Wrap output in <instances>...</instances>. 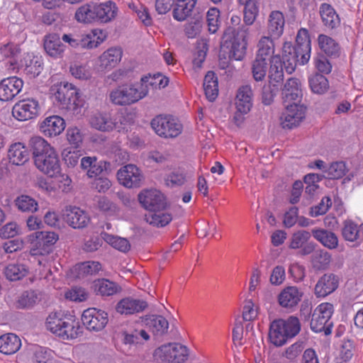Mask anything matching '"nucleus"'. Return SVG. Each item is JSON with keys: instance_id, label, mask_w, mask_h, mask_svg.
I'll return each mask as SVG.
<instances>
[{"instance_id": "f257e3e1", "label": "nucleus", "mask_w": 363, "mask_h": 363, "mask_svg": "<svg viewBox=\"0 0 363 363\" xmlns=\"http://www.w3.org/2000/svg\"><path fill=\"white\" fill-rule=\"evenodd\" d=\"M30 145L36 168L50 177H57L61 166L56 150L40 136L33 137Z\"/></svg>"}, {"instance_id": "f03ea898", "label": "nucleus", "mask_w": 363, "mask_h": 363, "mask_svg": "<svg viewBox=\"0 0 363 363\" xmlns=\"http://www.w3.org/2000/svg\"><path fill=\"white\" fill-rule=\"evenodd\" d=\"M45 326L48 330L64 340H74L82 335L83 328L73 315L54 312L49 314Z\"/></svg>"}, {"instance_id": "7ed1b4c3", "label": "nucleus", "mask_w": 363, "mask_h": 363, "mask_svg": "<svg viewBox=\"0 0 363 363\" xmlns=\"http://www.w3.org/2000/svg\"><path fill=\"white\" fill-rule=\"evenodd\" d=\"M50 91L54 104L62 111L71 115L80 113L82 103L79 99L78 90L72 84H55Z\"/></svg>"}, {"instance_id": "20e7f679", "label": "nucleus", "mask_w": 363, "mask_h": 363, "mask_svg": "<svg viewBox=\"0 0 363 363\" xmlns=\"http://www.w3.org/2000/svg\"><path fill=\"white\" fill-rule=\"evenodd\" d=\"M140 82L125 84L111 91L109 99L117 106H130L147 96V91Z\"/></svg>"}, {"instance_id": "39448f33", "label": "nucleus", "mask_w": 363, "mask_h": 363, "mask_svg": "<svg viewBox=\"0 0 363 363\" xmlns=\"http://www.w3.org/2000/svg\"><path fill=\"white\" fill-rule=\"evenodd\" d=\"M333 312V306L330 303H322L318 305L312 315L311 330L315 333L324 331L325 335L330 334L333 327L330 318Z\"/></svg>"}, {"instance_id": "423d86ee", "label": "nucleus", "mask_w": 363, "mask_h": 363, "mask_svg": "<svg viewBox=\"0 0 363 363\" xmlns=\"http://www.w3.org/2000/svg\"><path fill=\"white\" fill-rule=\"evenodd\" d=\"M151 126L155 132L164 138H174L179 135L183 129L181 123L171 116H157L152 119Z\"/></svg>"}, {"instance_id": "0eeeda50", "label": "nucleus", "mask_w": 363, "mask_h": 363, "mask_svg": "<svg viewBox=\"0 0 363 363\" xmlns=\"http://www.w3.org/2000/svg\"><path fill=\"white\" fill-rule=\"evenodd\" d=\"M156 357L167 363H182L188 356L186 347L178 343H169L157 348L155 352Z\"/></svg>"}, {"instance_id": "6e6552de", "label": "nucleus", "mask_w": 363, "mask_h": 363, "mask_svg": "<svg viewBox=\"0 0 363 363\" xmlns=\"http://www.w3.org/2000/svg\"><path fill=\"white\" fill-rule=\"evenodd\" d=\"M230 33L233 35L231 40L230 55L235 60H242L246 55L250 28L246 26H240L235 32L231 28H229L225 35L227 36Z\"/></svg>"}, {"instance_id": "1a4fd4ad", "label": "nucleus", "mask_w": 363, "mask_h": 363, "mask_svg": "<svg viewBox=\"0 0 363 363\" xmlns=\"http://www.w3.org/2000/svg\"><path fill=\"white\" fill-rule=\"evenodd\" d=\"M116 177L118 183L128 189L140 187L144 180L142 170L133 164L121 167L117 171Z\"/></svg>"}, {"instance_id": "9d476101", "label": "nucleus", "mask_w": 363, "mask_h": 363, "mask_svg": "<svg viewBox=\"0 0 363 363\" xmlns=\"http://www.w3.org/2000/svg\"><path fill=\"white\" fill-rule=\"evenodd\" d=\"M40 113L39 101L33 98H26L15 104L12 108L13 116L19 121L37 118Z\"/></svg>"}, {"instance_id": "9b49d317", "label": "nucleus", "mask_w": 363, "mask_h": 363, "mask_svg": "<svg viewBox=\"0 0 363 363\" xmlns=\"http://www.w3.org/2000/svg\"><path fill=\"white\" fill-rule=\"evenodd\" d=\"M89 123L94 128L101 131L121 130L124 128L121 119L113 117L109 112L96 111L92 113Z\"/></svg>"}, {"instance_id": "f8f14e48", "label": "nucleus", "mask_w": 363, "mask_h": 363, "mask_svg": "<svg viewBox=\"0 0 363 363\" xmlns=\"http://www.w3.org/2000/svg\"><path fill=\"white\" fill-rule=\"evenodd\" d=\"M284 106L285 110L280 118L281 126L289 129L298 126L305 118L306 107L296 102Z\"/></svg>"}, {"instance_id": "ddd939ff", "label": "nucleus", "mask_w": 363, "mask_h": 363, "mask_svg": "<svg viewBox=\"0 0 363 363\" xmlns=\"http://www.w3.org/2000/svg\"><path fill=\"white\" fill-rule=\"evenodd\" d=\"M82 321L89 330L100 331L108 323V313L96 308H89L84 311Z\"/></svg>"}, {"instance_id": "4468645a", "label": "nucleus", "mask_w": 363, "mask_h": 363, "mask_svg": "<svg viewBox=\"0 0 363 363\" xmlns=\"http://www.w3.org/2000/svg\"><path fill=\"white\" fill-rule=\"evenodd\" d=\"M63 220L69 226L74 229H81L86 227L90 222L88 213L77 206H67L62 213Z\"/></svg>"}, {"instance_id": "2eb2a0df", "label": "nucleus", "mask_w": 363, "mask_h": 363, "mask_svg": "<svg viewBox=\"0 0 363 363\" xmlns=\"http://www.w3.org/2000/svg\"><path fill=\"white\" fill-rule=\"evenodd\" d=\"M58 235L54 232L50 231H38L30 235V240L36 247L33 249V254L43 255L48 253L50 250V247L54 245L58 240Z\"/></svg>"}, {"instance_id": "dca6fc26", "label": "nucleus", "mask_w": 363, "mask_h": 363, "mask_svg": "<svg viewBox=\"0 0 363 363\" xmlns=\"http://www.w3.org/2000/svg\"><path fill=\"white\" fill-rule=\"evenodd\" d=\"M303 296V292L297 286H286L278 296V303L282 308L294 310L301 302Z\"/></svg>"}, {"instance_id": "f3484780", "label": "nucleus", "mask_w": 363, "mask_h": 363, "mask_svg": "<svg viewBox=\"0 0 363 363\" xmlns=\"http://www.w3.org/2000/svg\"><path fill=\"white\" fill-rule=\"evenodd\" d=\"M66 126L65 120L59 116H50L39 123V130L45 137L52 138L60 135Z\"/></svg>"}, {"instance_id": "a211bd4d", "label": "nucleus", "mask_w": 363, "mask_h": 363, "mask_svg": "<svg viewBox=\"0 0 363 363\" xmlns=\"http://www.w3.org/2000/svg\"><path fill=\"white\" fill-rule=\"evenodd\" d=\"M147 307L145 301L131 296L121 299L116 305V311L123 315H130L143 312Z\"/></svg>"}, {"instance_id": "6ab92c4d", "label": "nucleus", "mask_w": 363, "mask_h": 363, "mask_svg": "<svg viewBox=\"0 0 363 363\" xmlns=\"http://www.w3.org/2000/svg\"><path fill=\"white\" fill-rule=\"evenodd\" d=\"M138 200L142 206L150 212L157 208H165L164 195L155 189L144 190L138 194Z\"/></svg>"}, {"instance_id": "aec40b11", "label": "nucleus", "mask_w": 363, "mask_h": 363, "mask_svg": "<svg viewBox=\"0 0 363 363\" xmlns=\"http://www.w3.org/2000/svg\"><path fill=\"white\" fill-rule=\"evenodd\" d=\"M23 82L17 77L4 79L0 82V100H12L22 90Z\"/></svg>"}, {"instance_id": "412c9836", "label": "nucleus", "mask_w": 363, "mask_h": 363, "mask_svg": "<svg viewBox=\"0 0 363 363\" xmlns=\"http://www.w3.org/2000/svg\"><path fill=\"white\" fill-rule=\"evenodd\" d=\"M43 47L47 55L54 59L63 57L66 50V45L56 33H49L44 36Z\"/></svg>"}, {"instance_id": "4be33fe9", "label": "nucleus", "mask_w": 363, "mask_h": 363, "mask_svg": "<svg viewBox=\"0 0 363 363\" xmlns=\"http://www.w3.org/2000/svg\"><path fill=\"white\" fill-rule=\"evenodd\" d=\"M253 106V94L251 86L244 85L240 86L235 98V106L237 111L242 113H248Z\"/></svg>"}, {"instance_id": "5701e85b", "label": "nucleus", "mask_w": 363, "mask_h": 363, "mask_svg": "<svg viewBox=\"0 0 363 363\" xmlns=\"http://www.w3.org/2000/svg\"><path fill=\"white\" fill-rule=\"evenodd\" d=\"M284 104L298 103L302 97L301 82L296 78H290L284 84L281 90Z\"/></svg>"}, {"instance_id": "b1692460", "label": "nucleus", "mask_w": 363, "mask_h": 363, "mask_svg": "<svg viewBox=\"0 0 363 363\" xmlns=\"http://www.w3.org/2000/svg\"><path fill=\"white\" fill-rule=\"evenodd\" d=\"M110 163L104 160H98L96 157H84L81 159L80 167L86 172V175L95 177L107 170Z\"/></svg>"}, {"instance_id": "393cba45", "label": "nucleus", "mask_w": 363, "mask_h": 363, "mask_svg": "<svg viewBox=\"0 0 363 363\" xmlns=\"http://www.w3.org/2000/svg\"><path fill=\"white\" fill-rule=\"evenodd\" d=\"M296 48L298 53H301L300 65H304L308 62L311 57V40L308 35V31L305 28H301L298 30L296 40Z\"/></svg>"}, {"instance_id": "a878e982", "label": "nucleus", "mask_w": 363, "mask_h": 363, "mask_svg": "<svg viewBox=\"0 0 363 363\" xmlns=\"http://www.w3.org/2000/svg\"><path fill=\"white\" fill-rule=\"evenodd\" d=\"M30 153L26 146L20 142L11 144L8 150V159L14 165H23L29 160Z\"/></svg>"}, {"instance_id": "bb28decb", "label": "nucleus", "mask_w": 363, "mask_h": 363, "mask_svg": "<svg viewBox=\"0 0 363 363\" xmlns=\"http://www.w3.org/2000/svg\"><path fill=\"white\" fill-rule=\"evenodd\" d=\"M338 283V279L334 274H324L315 286V294L318 297H325L335 291Z\"/></svg>"}, {"instance_id": "cd10ccee", "label": "nucleus", "mask_w": 363, "mask_h": 363, "mask_svg": "<svg viewBox=\"0 0 363 363\" xmlns=\"http://www.w3.org/2000/svg\"><path fill=\"white\" fill-rule=\"evenodd\" d=\"M285 18L284 14L279 11H272L267 21V33L274 39L279 38L284 33Z\"/></svg>"}, {"instance_id": "c85d7f7f", "label": "nucleus", "mask_w": 363, "mask_h": 363, "mask_svg": "<svg viewBox=\"0 0 363 363\" xmlns=\"http://www.w3.org/2000/svg\"><path fill=\"white\" fill-rule=\"evenodd\" d=\"M283 61L287 72L291 73L295 70L297 63L300 65L301 53H298L296 46L291 43L285 42L282 48Z\"/></svg>"}, {"instance_id": "c756f323", "label": "nucleus", "mask_w": 363, "mask_h": 363, "mask_svg": "<svg viewBox=\"0 0 363 363\" xmlns=\"http://www.w3.org/2000/svg\"><path fill=\"white\" fill-rule=\"evenodd\" d=\"M123 51L120 48H111L104 51L99 57V65L103 69H111L121 60Z\"/></svg>"}, {"instance_id": "7c9ffc66", "label": "nucleus", "mask_w": 363, "mask_h": 363, "mask_svg": "<svg viewBox=\"0 0 363 363\" xmlns=\"http://www.w3.org/2000/svg\"><path fill=\"white\" fill-rule=\"evenodd\" d=\"M319 13L325 27L334 29L340 25V18L331 5L322 4L320 6Z\"/></svg>"}, {"instance_id": "2f4dec72", "label": "nucleus", "mask_w": 363, "mask_h": 363, "mask_svg": "<svg viewBox=\"0 0 363 363\" xmlns=\"http://www.w3.org/2000/svg\"><path fill=\"white\" fill-rule=\"evenodd\" d=\"M117 11L116 4L111 1L95 4L96 21L108 23L116 18Z\"/></svg>"}, {"instance_id": "473e14b6", "label": "nucleus", "mask_w": 363, "mask_h": 363, "mask_svg": "<svg viewBox=\"0 0 363 363\" xmlns=\"http://www.w3.org/2000/svg\"><path fill=\"white\" fill-rule=\"evenodd\" d=\"M313 238L324 247L334 250L338 246V238L333 232L323 228H314L311 231Z\"/></svg>"}, {"instance_id": "72a5a7b5", "label": "nucleus", "mask_w": 363, "mask_h": 363, "mask_svg": "<svg viewBox=\"0 0 363 363\" xmlns=\"http://www.w3.org/2000/svg\"><path fill=\"white\" fill-rule=\"evenodd\" d=\"M21 66L24 67V71L31 77L38 76L43 70V60L38 56L27 53L21 60Z\"/></svg>"}, {"instance_id": "f704fd0d", "label": "nucleus", "mask_w": 363, "mask_h": 363, "mask_svg": "<svg viewBox=\"0 0 363 363\" xmlns=\"http://www.w3.org/2000/svg\"><path fill=\"white\" fill-rule=\"evenodd\" d=\"M20 338L13 333H8L0 337V352L4 354H13L21 347Z\"/></svg>"}, {"instance_id": "c9c22d12", "label": "nucleus", "mask_w": 363, "mask_h": 363, "mask_svg": "<svg viewBox=\"0 0 363 363\" xmlns=\"http://www.w3.org/2000/svg\"><path fill=\"white\" fill-rule=\"evenodd\" d=\"M55 352L48 347L35 345L32 349L31 363H54Z\"/></svg>"}, {"instance_id": "e433bc0d", "label": "nucleus", "mask_w": 363, "mask_h": 363, "mask_svg": "<svg viewBox=\"0 0 363 363\" xmlns=\"http://www.w3.org/2000/svg\"><path fill=\"white\" fill-rule=\"evenodd\" d=\"M145 219L150 225L163 227L172 219V215L164 210V208H157L145 215Z\"/></svg>"}, {"instance_id": "4c0bfd02", "label": "nucleus", "mask_w": 363, "mask_h": 363, "mask_svg": "<svg viewBox=\"0 0 363 363\" xmlns=\"http://www.w3.org/2000/svg\"><path fill=\"white\" fill-rule=\"evenodd\" d=\"M283 327V325H280L277 320L270 324L269 338L271 343L277 347L284 345L290 338L284 332Z\"/></svg>"}, {"instance_id": "58836bf2", "label": "nucleus", "mask_w": 363, "mask_h": 363, "mask_svg": "<svg viewBox=\"0 0 363 363\" xmlns=\"http://www.w3.org/2000/svg\"><path fill=\"white\" fill-rule=\"evenodd\" d=\"M141 86H145L148 95L150 88L162 89L166 87L169 84V79L161 74L145 75L140 80Z\"/></svg>"}, {"instance_id": "ea45409f", "label": "nucleus", "mask_w": 363, "mask_h": 363, "mask_svg": "<svg viewBox=\"0 0 363 363\" xmlns=\"http://www.w3.org/2000/svg\"><path fill=\"white\" fill-rule=\"evenodd\" d=\"M93 288L96 294L102 296H113L121 291V287L117 284L106 279L95 281Z\"/></svg>"}, {"instance_id": "a19ab883", "label": "nucleus", "mask_w": 363, "mask_h": 363, "mask_svg": "<svg viewBox=\"0 0 363 363\" xmlns=\"http://www.w3.org/2000/svg\"><path fill=\"white\" fill-rule=\"evenodd\" d=\"M203 90L206 98L213 101L218 95V78L213 72H208L203 80Z\"/></svg>"}, {"instance_id": "79ce46f5", "label": "nucleus", "mask_w": 363, "mask_h": 363, "mask_svg": "<svg viewBox=\"0 0 363 363\" xmlns=\"http://www.w3.org/2000/svg\"><path fill=\"white\" fill-rule=\"evenodd\" d=\"M361 225L352 220H345L342 223L341 234L345 240L354 242L359 239Z\"/></svg>"}, {"instance_id": "37998d69", "label": "nucleus", "mask_w": 363, "mask_h": 363, "mask_svg": "<svg viewBox=\"0 0 363 363\" xmlns=\"http://www.w3.org/2000/svg\"><path fill=\"white\" fill-rule=\"evenodd\" d=\"M269 78L270 83H279L283 80V64L279 55H274L271 58Z\"/></svg>"}, {"instance_id": "c03bdc74", "label": "nucleus", "mask_w": 363, "mask_h": 363, "mask_svg": "<svg viewBox=\"0 0 363 363\" xmlns=\"http://www.w3.org/2000/svg\"><path fill=\"white\" fill-rule=\"evenodd\" d=\"M28 273V268L23 264L11 263L4 269V274L10 281H18L25 277Z\"/></svg>"}, {"instance_id": "a18cd8bd", "label": "nucleus", "mask_w": 363, "mask_h": 363, "mask_svg": "<svg viewBox=\"0 0 363 363\" xmlns=\"http://www.w3.org/2000/svg\"><path fill=\"white\" fill-rule=\"evenodd\" d=\"M318 45L326 55L336 56L339 54L340 48L339 44L331 37L320 34L318 38Z\"/></svg>"}, {"instance_id": "49530a36", "label": "nucleus", "mask_w": 363, "mask_h": 363, "mask_svg": "<svg viewBox=\"0 0 363 363\" xmlns=\"http://www.w3.org/2000/svg\"><path fill=\"white\" fill-rule=\"evenodd\" d=\"M175 4L173 16L176 20L183 21L191 14L195 2L193 0H177Z\"/></svg>"}, {"instance_id": "de8ad7c7", "label": "nucleus", "mask_w": 363, "mask_h": 363, "mask_svg": "<svg viewBox=\"0 0 363 363\" xmlns=\"http://www.w3.org/2000/svg\"><path fill=\"white\" fill-rule=\"evenodd\" d=\"M272 38L270 35L261 37L257 44L258 50L256 57L267 60H269L271 55L274 52V45Z\"/></svg>"}, {"instance_id": "09e8293b", "label": "nucleus", "mask_w": 363, "mask_h": 363, "mask_svg": "<svg viewBox=\"0 0 363 363\" xmlns=\"http://www.w3.org/2000/svg\"><path fill=\"white\" fill-rule=\"evenodd\" d=\"M101 236L106 243L120 252H127L130 249V243L126 238L107 233H102Z\"/></svg>"}, {"instance_id": "8fccbe9b", "label": "nucleus", "mask_w": 363, "mask_h": 363, "mask_svg": "<svg viewBox=\"0 0 363 363\" xmlns=\"http://www.w3.org/2000/svg\"><path fill=\"white\" fill-rule=\"evenodd\" d=\"M277 320L280 325H283L284 332L290 338L297 335L301 330V323L296 316L291 315L286 319L279 318Z\"/></svg>"}, {"instance_id": "3c124183", "label": "nucleus", "mask_w": 363, "mask_h": 363, "mask_svg": "<svg viewBox=\"0 0 363 363\" xmlns=\"http://www.w3.org/2000/svg\"><path fill=\"white\" fill-rule=\"evenodd\" d=\"M75 19L84 23L96 21L95 4H84L80 6L75 13Z\"/></svg>"}, {"instance_id": "603ef678", "label": "nucleus", "mask_w": 363, "mask_h": 363, "mask_svg": "<svg viewBox=\"0 0 363 363\" xmlns=\"http://www.w3.org/2000/svg\"><path fill=\"white\" fill-rule=\"evenodd\" d=\"M309 86L311 91L318 94H324L329 88V83L325 77L322 74H315L308 79Z\"/></svg>"}, {"instance_id": "864d4df0", "label": "nucleus", "mask_w": 363, "mask_h": 363, "mask_svg": "<svg viewBox=\"0 0 363 363\" xmlns=\"http://www.w3.org/2000/svg\"><path fill=\"white\" fill-rule=\"evenodd\" d=\"M147 325L152 332L156 335H162L165 333L169 328V323L165 318L161 315L153 316L147 320Z\"/></svg>"}, {"instance_id": "5fc2aeb1", "label": "nucleus", "mask_w": 363, "mask_h": 363, "mask_svg": "<svg viewBox=\"0 0 363 363\" xmlns=\"http://www.w3.org/2000/svg\"><path fill=\"white\" fill-rule=\"evenodd\" d=\"M348 169L346 163L343 161L332 162L325 169L327 177L332 179H338L345 175Z\"/></svg>"}, {"instance_id": "6e6d98bb", "label": "nucleus", "mask_w": 363, "mask_h": 363, "mask_svg": "<svg viewBox=\"0 0 363 363\" xmlns=\"http://www.w3.org/2000/svg\"><path fill=\"white\" fill-rule=\"evenodd\" d=\"M15 204L18 209L22 212L33 213L38 208V202L32 197L27 195L18 196L15 200Z\"/></svg>"}, {"instance_id": "4d7b16f0", "label": "nucleus", "mask_w": 363, "mask_h": 363, "mask_svg": "<svg viewBox=\"0 0 363 363\" xmlns=\"http://www.w3.org/2000/svg\"><path fill=\"white\" fill-rule=\"evenodd\" d=\"M101 268V265L98 262H85L77 264L74 270L77 273L78 278L83 277L88 274H93L98 272Z\"/></svg>"}, {"instance_id": "13d9d810", "label": "nucleus", "mask_w": 363, "mask_h": 363, "mask_svg": "<svg viewBox=\"0 0 363 363\" xmlns=\"http://www.w3.org/2000/svg\"><path fill=\"white\" fill-rule=\"evenodd\" d=\"M268 60L256 57L252 64V72L256 81H262L267 74Z\"/></svg>"}, {"instance_id": "bf43d9fd", "label": "nucleus", "mask_w": 363, "mask_h": 363, "mask_svg": "<svg viewBox=\"0 0 363 363\" xmlns=\"http://www.w3.org/2000/svg\"><path fill=\"white\" fill-rule=\"evenodd\" d=\"M65 297L71 301L83 302L87 300L89 293L82 287L74 286L65 292Z\"/></svg>"}, {"instance_id": "052dcab7", "label": "nucleus", "mask_w": 363, "mask_h": 363, "mask_svg": "<svg viewBox=\"0 0 363 363\" xmlns=\"http://www.w3.org/2000/svg\"><path fill=\"white\" fill-rule=\"evenodd\" d=\"M311 234L306 230H298L295 232L291 238L289 247L296 250L303 247L311 238Z\"/></svg>"}, {"instance_id": "680f3d73", "label": "nucleus", "mask_w": 363, "mask_h": 363, "mask_svg": "<svg viewBox=\"0 0 363 363\" xmlns=\"http://www.w3.org/2000/svg\"><path fill=\"white\" fill-rule=\"evenodd\" d=\"M82 155L81 150L72 147L65 148L62 153V159L69 167H75Z\"/></svg>"}, {"instance_id": "e2e57ef3", "label": "nucleus", "mask_w": 363, "mask_h": 363, "mask_svg": "<svg viewBox=\"0 0 363 363\" xmlns=\"http://www.w3.org/2000/svg\"><path fill=\"white\" fill-rule=\"evenodd\" d=\"M220 11L216 8H211L206 13V21L208 30L211 33H215L220 26Z\"/></svg>"}, {"instance_id": "0e129e2a", "label": "nucleus", "mask_w": 363, "mask_h": 363, "mask_svg": "<svg viewBox=\"0 0 363 363\" xmlns=\"http://www.w3.org/2000/svg\"><path fill=\"white\" fill-rule=\"evenodd\" d=\"M129 8L137 13L138 18L144 25L147 26L152 25V19L146 6L143 4L135 5L134 4H130Z\"/></svg>"}, {"instance_id": "69168bd1", "label": "nucleus", "mask_w": 363, "mask_h": 363, "mask_svg": "<svg viewBox=\"0 0 363 363\" xmlns=\"http://www.w3.org/2000/svg\"><path fill=\"white\" fill-rule=\"evenodd\" d=\"M67 140L69 144L76 148L79 147L83 140L81 130L76 126L69 127L66 132Z\"/></svg>"}, {"instance_id": "338daca9", "label": "nucleus", "mask_w": 363, "mask_h": 363, "mask_svg": "<svg viewBox=\"0 0 363 363\" xmlns=\"http://www.w3.org/2000/svg\"><path fill=\"white\" fill-rule=\"evenodd\" d=\"M38 300V294L35 291H26L21 295L18 303L21 308H28L34 305Z\"/></svg>"}, {"instance_id": "774afa93", "label": "nucleus", "mask_w": 363, "mask_h": 363, "mask_svg": "<svg viewBox=\"0 0 363 363\" xmlns=\"http://www.w3.org/2000/svg\"><path fill=\"white\" fill-rule=\"evenodd\" d=\"M258 315V307L251 301L245 302L242 310V318L245 321L254 320Z\"/></svg>"}]
</instances>
